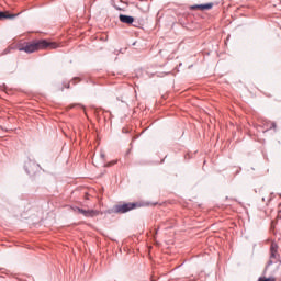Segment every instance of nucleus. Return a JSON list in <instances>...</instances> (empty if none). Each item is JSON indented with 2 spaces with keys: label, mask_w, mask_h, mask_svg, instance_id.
Wrapping results in <instances>:
<instances>
[{
  "label": "nucleus",
  "mask_w": 281,
  "mask_h": 281,
  "mask_svg": "<svg viewBox=\"0 0 281 281\" xmlns=\"http://www.w3.org/2000/svg\"><path fill=\"white\" fill-rule=\"evenodd\" d=\"M58 44L55 42H47L46 40H38L33 42H26L18 45L19 52H25V54H34L40 49H57Z\"/></svg>",
  "instance_id": "nucleus-1"
},
{
  "label": "nucleus",
  "mask_w": 281,
  "mask_h": 281,
  "mask_svg": "<svg viewBox=\"0 0 281 281\" xmlns=\"http://www.w3.org/2000/svg\"><path fill=\"white\" fill-rule=\"evenodd\" d=\"M15 18H16V14H10V12L8 11H4V12L0 11V21H3L5 19H15Z\"/></svg>",
  "instance_id": "nucleus-7"
},
{
  "label": "nucleus",
  "mask_w": 281,
  "mask_h": 281,
  "mask_svg": "<svg viewBox=\"0 0 281 281\" xmlns=\"http://www.w3.org/2000/svg\"><path fill=\"white\" fill-rule=\"evenodd\" d=\"M278 244L276 241H272L270 246V259L268 261L269 265H276V262L280 260V252H278Z\"/></svg>",
  "instance_id": "nucleus-2"
},
{
  "label": "nucleus",
  "mask_w": 281,
  "mask_h": 281,
  "mask_svg": "<svg viewBox=\"0 0 281 281\" xmlns=\"http://www.w3.org/2000/svg\"><path fill=\"white\" fill-rule=\"evenodd\" d=\"M86 199H89L88 194H86Z\"/></svg>",
  "instance_id": "nucleus-10"
},
{
  "label": "nucleus",
  "mask_w": 281,
  "mask_h": 281,
  "mask_svg": "<svg viewBox=\"0 0 281 281\" xmlns=\"http://www.w3.org/2000/svg\"><path fill=\"white\" fill-rule=\"evenodd\" d=\"M214 8V3L210 2L206 4H195L191 5L190 10H200L201 12H205V10H212Z\"/></svg>",
  "instance_id": "nucleus-5"
},
{
  "label": "nucleus",
  "mask_w": 281,
  "mask_h": 281,
  "mask_svg": "<svg viewBox=\"0 0 281 281\" xmlns=\"http://www.w3.org/2000/svg\"><path fill=\"white\" fill-rule=\"evenodd\" d=\"M258 281H276L273 278L261 277Z\"/></svg>",
  "instance_id": "nucleus-9"
},
{
  "label": "nucleus",
  "mask_w": 281,
  "mask_h": 281,
  "mask_svg": "<svg viewBox=\"0 0 281 281\" xmlns=\"http://www.w3.org/2000/svg\"><path fill=\"white\" fill-rule=\"evenodd\" d=\"M135 207H139L137 203H126L122 205H116L115 210L119 214H126V212H131V210H135Z\"/></svg>",
  "instance_id": "nucleus-3"
},
{
  "label": "nucleus",
  "mask_w": 281,
  "mask_h": 281,
  "mask_svg": "<svg viewBox=\"0 0 281 281\" xmlns=\"http://www.w3.org/2000/svg\"><path fill=\"white\" fill-rule=\"evenodd\" d=\"M121 23H126L127 25H132V23L135 22V18L134 16H131V15H124V14H121L119 16Z\"/></svg>",
  "instance_id": "nucleus-6"
},
{
  "label": "nucleus",
  "mask_w": 281,
  "mask_h": 281,
  "mask_svg": "<svg viewBox=\"0 0 281 281\" xmlns=\"http://www.w3.org/2000/svg\"><path fill=\"white\" fill-rule=\"evenodd\" d=\"M77 212H78L79 214H82V215L86 216L87 218H93V217L100 215V211H97V210H85V209L78 207V209H77Z\"/></svg>",
  "instance_id": "nucleus-4"
},
{
  "label": "nucleus",
  "mask_w": 281,
  "mask_h": 281,
  "mask_svg": "<svg viewBox=\"0 0 281 281\" xmlns=\"http://www.w3.org/2000/svg\"><path fill=\"white\" fill-rule=\"evenodd\" d=\"M25 168H41V165L36 164V161L29 159L25 162Z\"/></svg>",
  "instance_id": "nucleus-8"
}]
</instances>
